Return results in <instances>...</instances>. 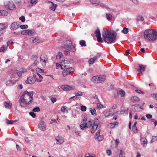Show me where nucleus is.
<instances>
[{
	"label": "nucleus",
	"mask_w": 157,
	"mask_h": 157,
	"mask_svg": "<svg viewBox=\"0 0 157 157\" xmlns=\"http://www.w3.org/2000/svg\"><path fill=\"white\" fill-rule=\"evenodd\" d=\"M72 42L70 40H67L63 43V45L61 47V49L63 51L66 52L67 51H71L74 52L75 51V47L73 45H71Z\"/></svg>",
	"instance_id": "obj_4"
},
{
	"label": "nucleus",
	"mask_w": 157,
	"mask_h": 157,
	"mask_svg": "<svg viewBox=\"0 0 157 157\" xmlns=\"http://www.w3.org/2000/svg\"><path fill=\"white\" fill-rule=\"evenodd\" d=\"M99 77H98V75L95 76L93 77L92 78V81L96 83H99Z\"/></svg>",
	"instance_id": "obj_21"
},
{
	"label": "nucleus",
	"mask_w": 157,
	"mask_h": 157,
	"mask_svg": "<svg viewBox=\"0 0 157 157\" xmlns=\"http://www.w3.org/2000/svg\"><path fill=\"white\" fill-rule=\"evenodd\" d=\"M89 110L90 113L92 115L95 116L96 115V111L95 109L90 108L89 109Z\"/></svg>",
	"instance_id": "obj_29"
},
{
	"label": "nucleus",
	"mask_w": 157,
	"mask_h": 157,
	"mask_svg": "<svg viewBox=\"0 0 157 157\" xmlns=\"http://www.w3.org/2000/svg\"><path fill=\"white\" fill-rule=\"evenodd\" d=\"M95 139H97L99 141H102L104 138V136L103 135H101L98 136V137H95Z\"/></svg>",
	"instance_id": "obj_30"
},
{
	"label": "nucleus",
	"mask_w": 157,
	"mask_h": 157,
	"mask_svg": "<svg viewBox=\"0 0 157 157\" xmlns=\"http://www.w3.org/2000/svg\"><path fill=\"white\" fill-rule=\"evenodd\" d=\"M38 57L36 55H33L31 57V59L34 61L33 63L34 64L37 65L39 63V62L37 60Z\"/></svg>",
	"instance_id": "obj_18"
},
{
	"label": "nucleus",
	"mask_w": 157,
	"mask_h": 157,
	"mask_svg": "<svg viewBox=\"0 0 157 157\" xmlns=\"http://www.w3.org/2000/svg\"><path fill=\"white\" fill-rule=\"evenodd\" d=\"M128 32V29L126 27H124L122 31V32L124 34L127 33Z\"/></svg>",
	"instance_id": "obj_43"
},
{
	"label": "nucleus",
	"mask_w": 157,
	"mask_h": 157,
	"mask_svg": "<svg viewBox=\"0 0 157 157\" xmlns=\"http://www.w3.org/2000/svg\"><path fill=\"white\" fill-rule=\"evenodd\" d=\"M19 19L21 20V21L24 22L25 21V16H22L19 17Z\"/></svg>",
	"instance_id": "obj_53"
},
{
	"label": "nucleus",
	"mask_w": 157,
	"mask_h": 157,
	"mask_svg": "<svg viewBox=\"0 0 157 157\" xmlns=\"http://www.w3.org/2000/svg\"><path fill=\"white\" fill-rule=\"evenodd\" d=\"M62 89L65 91H69L72 90L75 88V87L73 86H69L67 85H63L61 87Z\"/></svg>",
	"instance_id": "obj_9"
},
{
	"label": "nucleus",
	"mask_w": 157,
	"mask_h": 157,
	"mask_svg": "<svg viewBox=\"0 0 157 157\" xmlns=\"http://www.w3.org/2000/svg\"><path fill=\"white\" fill-rule=\"evenodd\" d=\"M80 127L81 129L84 130L86 129V124L85 123H83L80 125Z\"/></svg>",
	"instance_id": "obj_32"
},
{
	"label": "nucleus",
	"mask_w": 157,
	"mask_h": 157,
	"mask_svg": "<svg viewBox=\"0 0 157 157\" xmlns=\"http://www.w3.org/2000/svg\"><path fill=\"white\" fill-rule=\"evenodd\" d=\"M81 110L82 111L85 112L86 110V106L84 105H82L81 108Z\"/></svg>",
	"instance_id": "obj_52"
},
{
	"label": "nucleus",
	"mask_w": 157,
	"mask_h": 157,
	"mask_svg": "<svg viewBox=\"0 0 157 157\" xmlns=\"http://www.w3.org/2000/svg\"><path fill=\"white\" fill-rule=\"evenodd\" d=\"M56 140V143L57 144H61L64 142L63 138L60 137L59 136H57L55 139Z\"/></svg>",
	"instance_id": "obj_17"
},
{
	"label": "nucleus",
	"mask_w": 157,
	"mask_h": 157,
	"mask_svg": "<svg viewBox=\"0 0 157 157\" xmlns=\"http://www.w3.org/2000/svg\"><path fill=\"white\" fill-rule=\"evenodd\" d=\"M75 95L77 96H80L82 95V92L81 91H78L75 93Z\"/></svg>",
	"instance_id": "obj_46"
},
{
	"label": "nucleus",
	"mask_w": 157,
	"mask_h": 157,
	"mask_svg": "<svg viewBox=\"0 0 157 157\" xmlns=\"http://www.w3.org/2000/svg\"><path fill=\"white\" fill-rule=\"evenodd\" d=\"M44 70L43 69H40L39 68H37L36 69V72L37 74H39L38 73L43 72Z\"/></svg>",
	"instance_id": "obj_36"
},
{
	"label": "nucleus",
	"mask_w": 157,
	"mask_h": 157,
	"mask_svg": "<svg viewBox=\"0 0 157 157\" xmlns=\"http://www.w3.org/2000/svg\"><path fill=\"white\" fill-rule=\"evenodd\" d=\"M21 23L18 21L16 22H13L12 23L11 25V28L13 29H16L19 27V25Z\"/></svg>",
	"instance_id": "obj_15"
},
{
	"label": "nucleus",
	"mask_w": 157,
	"mask_h": 157,
	"mask_svg": "<svg viewBox=\"0 0 157 157\" xmlns=\"http://www.w3.org/2000/svg\"><path fill=\"white\" fill-rule=\"evenodd\" d=\"M86 128H88L90 127L92 124V122L90 121H88L86 123Z\"/></svg>",
	"instance_id": "obj_33"
},
{
	"label": "nucleus",
	"mask_w": 157,
	"mask_h": 157,
	"mask_svg": "<svg viewBox=\"0 0 157 157\" xmlns=\"http://www.w3.org/2000/svg\"><path fill=\"white\" fill-rule=\"evenodd\" d=\"M51 100L52 102L54 103L56 101V99L55 98L52 97L51 98Z\"/></svg>",
	"instance_id": "obj_61"
},
{
	"label": "nucleus",
	"mask_w": 157,
	"mask_h": 157,
	"mask_svg": "<svg viewBox=\"0 0 157 157\" xmlns=\"http://www.w3.org/2000/svg\"><path fill=\"white\" fill-rule=\"evenodd\" d=\"M106 153L109 156L110 155H111V150L109 149H108L107 150Z\"/></svg>",
	"instance_id": "obj_63"
},
{
	"label": "nucleus",
	"mask_w": 157,
	"mask_h": 157,
	"mask_svg": "<svg viewBox=\"0 0 157 157\" xmlns=\"http://www.w3.org/2000/svg\"><path fill=\"white\" fill-rule=\"evenodd\" d=\"M116 125V124L110 123L108 125V127L109 128H113Z\"/></svg>",
	"instance_id": "obj_40"
},
{
	"label": "nucleus",
	"mask_w": 157,
	"mask_h": 157,
	"mask_svg": "<svg viewBox=\"0 0 157 157\" xmlns=\"http://www.w3.org/2000/svg\"><path fill=\"white\" fill-rule=\"evenodd\" d=\"M4 105L5 108L8 109H11L12 106V103L11 102H8L5 101L4 103Z\"/></svg>",
	"instance_id": "obj_19"
},
{
	"label": "nucleus",
	"mask_w": 157,
	"mask_h": 157,
	"mask_svg": "<svg viewBox=\"0 0 157 157\" xmlns=\"http://www.w3.org/2000/svg\"><path fill=\"white\" fill-rule=\"evenodd\" d=\"M79 44L82 46H86V42L84 40H81Z\"/></svg>",
	"instance_id": "obj_44"
},
{
	"label": "nucleus",
	"mask_w": 157,
	"mask_h": 157,
	"mask_svg": "<svg viewBox=\"0 0 157 157\" xmlns=\"http://www.w3.org/2000/svg\"><path fill=\"white\" fill-rule=\"evenodd\" d=\"M38 128L42 131H45L46 129L45 124L43 121H41L38 125Z\"/></svg>",
	"instance_id": "obj_11"
},
{
	"label": "nucleus",
	"mask_w": 157,
	"mask_h": 157,
	"mask_svg": "<svg viewBox=\"0 0 157 157\" xmlns=\"http://www.w3.org/2000/svg\"><path fill=\"white\" fill-rule=\"evenodd\" d=\"M105 16L106 18L109 21H110L113 18L112 16L109 13H106Z\"/></svg>",
	"instance_id": "obj_27"
},
{
	"label": "nucleus",
	"mask_w": 157,
	"mask_h": 157,
	"mask_svg": "<svg viewBox=\"0 0 157 157\" xmlns=\"http://www.w3.org/2000/svg\"><path fill=\"white\" fill-rule=\"evenodd\" d=\"M90 1L92 4H98L99 3L98 0H90Z\"/></svg>",
	"instance_id": "obj_35"
},
{
	"label": "nucleus",
	"mask_w": 157,
	"mask_h": 157,
	"mask_svg": "<svg viewBox=\"0 0 157 157\" xmlns=\"http://www.w3.org/2000/svg\"><path fill=\"white\" fill-rule=\"evenodd\" d=\"M139 68L137 69V71L139 72L138 74H140L143 75L142 72L145 71L146 69V66L140 64L139 65Z\"/></svg>",
	"instance_id": "obj_12"
},
{
	"label": "nucleus",
	"mask_w": 157,
	"mask_h": 157,
	"mask_svg": "<svg viewBox=\"0 0 157 157\" xmlns=\"http://www.w3.org/2000/svg\"><path fill=\"white\" fill-rule=\"evenodd\" d=\"M49 2L51 3L52 4V6L50 7V9L52 11H55L57 6V5L54 4L53 2L51 1Z\"/></svg>",
	"instance_id": "obj_25"
},
{
	"label": "nucleus",
	"mask_w": 157,
	"mask_h": 157,
	"mask_svg": "<svg viewBox=\"0 0 157 157\" xmlns=\"http://www.w3.org/2000/svg\"><path fill=\"white\" fill-rule=\"evenodd\" d=\"M33 77L30 76L28 77L27 80L25 81L26 83L33 84L36 81L37 79L36 75L33 73Z\"/></svg>",
	"instance_id": "obj_6"
},
{
	"label": "nucleus",
	"mask_w": 157,
	"mask_h": 157,
	"mask_svg": "<svg viewBox=\"0 0 157 157\" xmlns=\"http://www.w3.org/2000/svg\"><path fill=\"white\" fill-rule=\"evenodd\" d=\"M63 70V75L64 77L68 74H71L73 73L75 70L74 68L72 67L67 68V66H64V69Z\"/></svg>",
	"instance_id": "obj_5"
},
{
	"label": "nucleus",
	"mask_w": 157,
	"mask_h": 157,
	"mask_svg": "<svg viewBox=\"0 0 157 157\" xmlns=\"http://www.w3.org/2000/svg\"><path fill=\"white\" fill-rule=\"evenodd\" d=\"M37 2V0H31L30 2L32 4L35 5L36 4V3Z\"/></svg>",
	"instance_id": "obj_58"
},
{
	"label": "nucleus",
	"mask_w": 157,
	"mask_h": 157,
	"mask_svg": "<svg viewBox=\"0 0 157 157\" xmlns=\"http://www.w3.org/2000/svg\"><path fill=\"white\" fill-rule=\"evenodd\" d=\"M27 30H25L22 31L21 33L23 35H27Z\"/></svg>",
	"instance_id": "obj_51"
},
{
	"label": "nucleus",
	"mask_w": 157,
	"mask_h": 157,
	"mask_svg": "<svg viewBox=\"0 0 157 157\" xmlns=\"http://www.w3.org/2000/svg\"><path fill=\"white\" fill-rule=\"evenodd\" d=\"M125 155V153L123 151H122L121 150H120L119 157H124Z\"/></svg>",
	"instance_id": "obj_37"
},
{
	"label": "nucleus",
	"mask_w": 157,
	"mask_h": 157,
	"mask_svg": "<svg viewBox=\"0 0 157 157\" xmlns=\"http://www.w3.org/2000/svg\"><path fill=\"white\" fill-rule=\"evenodd\" d=\"M40 111V109L38 107H35L33 109V112H38Z\"/></svg>",
	"instance_id": "obj_38"
},
{
	"label": "nucleus",
	"mask_w": 157,
	"mask_h": 157,
	"mask_svg": "<svg viewBox=\"0 0 157 157\" xmlns=\"http://www.w3.org/2000/svg\"><path fill=\"white\" fill-rule=\"evenodd\" d=\"M99 124V121L98 119H95L94 121L92 127V130L95 131L98 127V125Z\"/></svg>",
	"instance_id": "obj_14"
},
{
	"label": "nucleus",
	"mask_w": 157,
	"mask_h": 157,
	"mask_svg": "<svg viewBox=\"0 0 157 157\" xmlns=\"http://www.w3.org/2000/svg\"><path fill=\"white\" fill-rule=\"evenodd\" d=\"M152 96L155 99L157 100V93L152 94Z\"/></svg>",
	"instance_id": "obj_64"
},
{
	"label": "nucleus",
	"mask_w": 157,
	"mask_h": 157,
	"mask_svg": "<svg viewBox=\"0 0 157 157\" xmlns=\"http://www.w3.org/2000/svg\"><path fill=\"white\" fill-rule=\"evenodd\" d=\"M36 34V32L34 30L27 29V35L31 36L34 35Z\"/></svg>",
	"instance_id": "obj_20"
},
{
	"label": "nucleus",
	"mask_w": 157,
	"mask_h": 157,
	"mask_svg": "<svg viewBox=\"0 0 157 157\" xmlns=\"http://www.w3.org/2000/svg\"><path fill=\"white\" fill-rule=\"evenodd\" d=\"M102 34L103 39L105 42L108 44L114 43L116 40V33L115 32L106 31Z\"/></svg>",
	"instance_id": "obj_2"
},
{
	"label": "nucleus",
	"mask_w": 157,
	"mask_h": 157,
	"mask_svg": "<svg viewBox=\"0 0 157 157\" xmlns=\"http://www.w3.org/2000/svg\"><path fill=\"white\" fill-rule=\"evenodd\" d=\"M140 101L139 98L136 96H133L131 99V101Z\"/></svg>",
	"instance_id": "obj_28"
},
{
	"label": "nucleus",
	"mask_w": 157,
	"mask_h": 157,
	"mask_svg": "<svg viewBox=\"0 0 157 157\" xmlns=\"http://www.w3.org/2000/svg\"><path fill=\"white\" fill-rule=\"evenodd\" d=\"M5 6L6 8L10 10H13L15 7L14 4L12 2H9Z\"/></svg>",
	"instance_id": "obj_13"
},
{
	"label": "nucleus",
	"mask_w": 157,
	"mask_h": 157,
	"mask_svg": "<svg viewBox=\"0 0 157 157\" xmlns=\"http://www.w3.org/2000/svg\"><path fill=\"white\" fill-rule=\"evenodd\" d=\"M56 59L60 63H62L65 60V58L62 52H59L56 56Z\"/></svg>",
	"instance_id": "obj_7"
},
{
	"label": "nucleus",
	"mask_w": 157,
	"mask_h": 157,
	"mask_svg": "<svg viewBox=\"0 0 157 157\" xmlns=\"http://www.w3.org/2000/svg\"><path fill=\"white\" fill-rule=\"evenodd\" d=\"M66 109V107L65 106H62L61 109V111L62 112L64 113L65 112V110Z\"/></svg>",
	"instance_id": "obj_59"
},
{
	"label": "nucleus",
	"mask_w": 157,
	"mask_h": 157,
	"mask_svg": "<svg viewBox=\"0 0 157 157\" xmlns=\"http://www.w3.org/2000/svg\"><path fill=\"white\" fill-rule=\"evenodd\" d=\"M13 73L14 74H17V76L20 78L22 74L21 72L17 70H15L13 71Z\"/></svg>",
	"instance_id": "obj_26"
},
{
	"label": "nucleus",
	"mask_w": 157,
	"mask_h": 157,
	"mask_svg": "<svg viewBox=\"0 0 157 157\" xmlns=\"http://www.w3.org/2000/svg\"><path fill=\"white\" fill-rule=\"evenodd\" d=\"M101 56V54L99 53H98V54L95 56L93 58H91L88 61L89 63L90 64H92L95 61Z\"/></svg>",
	"instance_id": "obj_16"
},
{
	"label": "nucleus",
	"mask_w": 157,
	"mask_h": 157,
	"mask_svg": "<svg viewBox=\"0 0 157 157\" xmlns=\"http://www.w3.org/2000/svg\"><path fill=\"white\" fill-rule=\"evenodd\" d=\"M8 14V12L6 10H0V16H6Z\"/></svg>",
	"instance_id": "obj_22"
},
{
	"label": "nucleus",
	"mask_w": 157,
	"mask_h": 157,
	"mask_svg": "<svg viewBox=\"0 0 157 157\" xmlns=\"http://www.w3.org/2000/svg\"><path fill=\"white\" fill-rule=\"evenodd\" d=\"M34 93L33 91L28 92L26 90L22 93L18 101L20 106L25 107L29 105L33 100V97Z\"/></svg>",
	"instance_id": "obj_1"
},
{
	"label": "nucleus",
	"mask_w": 157,
	"mask_h": 157,
	"mask_svg": "<svg viewBox=\"0 0 157 157\" xmlns=\"http://www.w3.org/2000/svg\"><path fill=\"white\" fill-rule=\"evenodd\" d=\"M137 128L136 126H132V130L133 132L135 133H136L137 132Z\"/></svg>",
	"instance_id": "obj_34"
},
{
	"label": "nucleus",
	"mask_w": 157,
	"mask_h": 157,
	"mask_svg": "<svg viewBox=\"0 0 157 157\" xmlns=\"http://www.w3.org/2000/svg\"><path fill=\"white\" fill-rule=\"evenodd\" d=\"M5 25L2 24H0V32H2V31L5 28Z\"/></svg>",
	"instance_id": "obj_45"
},
{
	"label": "nucleus",
	"mask_w": 157,
	"mask_h": 157,
	"mask_svg": "<svg viewBox=\"0 0 157 157\" xmlns=\"http://www.w3.org/2000/svg\"><path fill=\"white\" fill-rule=\"evenodd\" d=\"M135 91L139 94H144V93L143 92H142L141 90H135Z\"/></svg>",
	"instance_id": "obj_56"
},
{
	"label": "nucleus",
	"mask_w": 157,
	"mask_h": 157,
	"mask_svg": "<svg viewBox=\"0 0 157 157\" xmlns=\"http://www.w3.org/2000/svg\"><path fill=\"white\" fill-rule=\"evenodd\" d=\"M29 114L33 118H35L36 117V114L33 112H29Z\"/></svg>",
	"instance_id": "obj_50"
},
{
	"label": "nucleus",
	"mask_w": 157,
	"mask_h": 157,
	"mask_svg": "<svg viewBox=\"0 0 157 157\" xmlns=\"http://www.w3.org/2000/svg\"><path fill=\"white\" fill-rule=\"evenodd\" d=\"M95 155L94 154H90L89 153H87L85 155V157H95Z\"/></svg>",
	"instance_id": "obj_41"
},
{
	"label": "nucleus",
	"mask_w": 157,
	"mask_h": 157,
	"mask_svg": "<svg viewBox=\"0 0 157 157\" xmlns=\"http://www.w3.org/2000/svg\"><path fill=\"white\" fill-rule=\"evenodd\" d=\"M40 62L43 66L45 65L46 62L48 60V58L46 55L42 54L41 55L40 58Z\"/></svg>",
	"instance_id": "obj_10"
},
{
	"label": "nucleus",
	"mask_w": 157,
	"mask_h": 157,
	"mask_svg": "<svg viewBox=\"0 0 157 157\" xmlns=\"http://www.w3.org/2000/svg\"><path fill=\"white\" fill-rule=\"evenodd\" d=\"M19 27H20L21 29H24L27 28L28 27V26L27 25H20Z\"/></svg>",
	"instance_id": "obj_42"
},
{
	"label": "nucleus",
	"mask_w": 157,
	"mask_h": 157,
	"mask_svg": "<svg viewBox=\"0 0 157 157\" xmlns=\"http://www.w3.org/2000/svg\"><path fill=\"white\" fill-rule=\"evenodd\" d=\"M11 82L10 80H9L6 82V85L7 86H12L11 84Z\"/></svg>",
	"instance_id": "obj_55"
},
{
	"label": "nucleus",
	"mask_w": 157,
	"mask_h": 157,
	"mask_svg": "<svg viewBox=\"0 0 157 157\" xmlns=\"http://www.w3.org/2000/svg\"><path fill=\"white\" fill-rule=\"evenodd\" d=\"M64 66H63V65H61L58 63H56V68L57 69H59L60 67H61V68L62 69H64Z\"/></svg>",
	"instance_id": "obj_31"
},
{
	"label": "nucleus",
	"mask_w": 157,
	"mask_h": 157,
	"mask_svg": "<svg viewBox=\"0 0 157 157\" xmlns=\"http://www.w3.org/2000/svg\"><path fill=\"white\" fill-rule=\"evenodd\" d=\"M119 93L121 95V96L123 97L125 95V92L123 90H121L119 91Z\"/></svg>",
	"instance_id": "obj_48"
},
{
	"label": "nucleus",
	"mask_w": 157,
	"mask_h": 157,
	"mask_svg": "<svg viewBox=\"0 0 157 157\" xmlns=\"http://www.w3.org/2000/svg\"><path fill=\"white\" fill-rule=\"evenodd\" d=\"M140 140L141 143L143 144L144 146L145 147L147 142V139L146 138H141L140 139Z\"/></svg>",
	"instance_id": "obj_23"
},
{
	"label": "nucleus",
	"mask_w": 157,
	"mask_h": 157,
	"mask_svg": "<svg viewBox=\"0 0 157 157\" xmlns=\"http://www.w3.org/2000/svg\"><path fill=\"white\" fill-rule=\"evenodd\" d=\"M144 38L149 41H154L157 39V29H149L144 32Z\"/></svg>",
	"instance_id": "obj_3"
},
{
	"label": "nucleus",
	"mask_w": 157,
	"mask_h": 157,
	"mask_svg": "<svg viewBox=\"0 0 157 157\" xmlns=\"http://www.w3.org/2000/svg\"><path fill=\"white\" fill-rule=\"evenodd\" d=\"M32 38H33L32 40V42L33 43L36 42L37 41H38L39 39V37H33Z\"/></svg>",
	"instance_id": "obj_47"
},
{
	"label": "nucleus",
	"mask_w": 157,
	"mask_h": 157,
	"mask_svg": "<svg viewBox=\"0 0 157 157\" xmlns=\"http://www.w3.org/2000/svg\"><path fill=\"white\" fill-rule=\"evenodd\" d=\"M94 34L97 38V41L100 43L103 42V41L101 37L100 30L98 28H97L94 32Z\"/></svg>",
	"instance_id": "obj_8"
},
{
	"label": "nucleus",
	"mask_w": 157,
	"mask_h": 157,
	"mask_svg": "<svg viewBox=\"0 0 157 157\" xmlns=\"http://www.w3.org/2000/svg\"><path fill=\"white\" fill-rule=\"evenodd\" d=\"M133 110L135 112H138L139 111V108L137 106H134L133 108Z\"/></svg>",
	"instance_id": "obj_54"
},
{
	"label": "nucleus",
	"mask_w": 157,
	"mask_h": 157,
	"mask_svg": "<svg viewBox=\"0 0 157 157\" xmlns=\"http://www.w3.org/2000/svg\"><path fill=\"white\" fill-rule=\"evenodd\" d=\"M6 123L7 124H12L14 123V121L13 120H7Z\"/></svg>",
	"instance_id": "obj_60"
},
{
	"label": "nucleus",
	"mask_w": 157,
	"mask_h": 157,
	"mask_svg": "<svg viewBox=\"0 0 157 157\" xmlns=\"http://www.w3.org/2000/svg\"><path fill=\"white\" fill-rule=\"evenodd\" d=\"M98 77H99V83H100L105 80L106 77L105 75H98Z\"/></svg>",
	"instance_id": "obj_24"
},
{
	"label": "nucleus",
	"mask_w": 157,
	"mask_h": 157,
	"mask_svg": "<svg viewBox=\"0 0 157 157\" xmlns=\"http://www.w3.org/2000/svg\"><path fill=\"white\" fill-rule=\"evenodd\" d=\"M157 140V136H152L151 140V143H152V142H155V141Z\"/></svg>",
	"instance_id": "obj_49"
},
{
	"label": "nucleus",
	"mask_w": 157,
	"mask_h": 157,
	"mask_svg": "<svg viewBox=\"0 0 157 157\" xmlns=\"http://www.w3.org/2000/svg\"><path fill=\"white\" fill-rule=\"evenodd\" d=\"M97 107L98 108L101 109L103 107V105L100 103H98L97 104Z\"/></svg>",
	"instance_id": "obj_62"
},
{
	"label": "nucleus",
	"mask_w": 157,
	"mask_h": 157,
	"mask_svg": "<svg viewBox=\"0 0 157 157\" xmlns=\"http://www.w3.org/2000/svg\"><path fill=\"white\" fill-rule=\"evenodd\" d=\"M146 117L148 119H151L152 118V115L150 114H146Z\"/></svg>",
	"instance_id": "obj_57"
},
{
	"label": "nucleus",
	"mask_w": 157,
	"mask_h": 157,
	"mask_svg": "<svg viewBox=\"0 0 157 157\" xmlns=\"http://www.w3.org/2000/svg\"><path fill=\"white\" fill-rule=\"evenodd\" d=\"M37 74L39 76V79H37L36 80L38 82H41L42 81V80L43 78V77L39 74Z\"/></svg>",
	"instance_id": "obj_39"
}]
</instances>
